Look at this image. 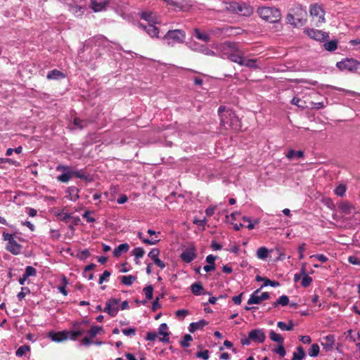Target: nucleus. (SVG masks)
<instances>
[{
    "instance_id": "f257e3e1",
    "label": "nucleus",
    "mask_w": 360,
    "mask_h": 360,
    "mask_svg": "<svg viewBox=\"0 0 360 360\" xmlns=\"http://www.w3.org/2000/svg\"><path fill=\"white\" fill-rule=\"evenodd\" d=\"M220 117V125L225 129H231L234 131L240 129V121L231 109L221 105L218 109Z\"/></svg>"
},
{
    "instance_id": "f03ea898",
    "label": "nucleus",
    "mask_w": 360,
    "mask_h": 360,
    "mask_svg": "<svg viewBox=\"0 0 360 360\" xmlns=\"http://www.w3.org/2000/svg\"><path fill=\"white\" fill-rule=\"evenodd\" d=\"M222 48L231 51V52L224 53V55H227V58H229L230 60L241 65L244 58L245 51L240 48L238 44L226 41L224 43Z\"/></svg>"
},
{
    "instance_id": "7ed1b4c3",
    "label": "nucleus",
    "mask_w": 360,
    "mask_h": 360,
    "mask_svg": "<svg viewBox=\"0 0 360 360\" xmlns=\"http://www.w3.org/2000/svg\"><path fill=\"white\" fill-rule=\"evenodd\" d=\"M225 8L233 13L240 14L244 16H250L253 8L246 1H223Z\"/></svg>"
},
{
    "instance_id": "20e7f679",
    "label": "nucleus",
    "mask_w": 360,
    "mask_h": 360,
    "mask_svg": "<svg viewBox=\"0 0 360 360\" xmlns=\"http://www.w3.org/2000/svg\"><path fill=\"white\" fill-rule=\"evenodd\" d=\"M259 16L269 22H278L281 18L279 10L272 7H262L258 8Z\"/></svg>"
},
{
    "instance_id": "39448f33",
    "label": "nucleus",
    "mask_w": 360,
    "mask_h": 360,
    "mask_svg": "<svg viewBox=\"0 0 360 360\" xmlns=\"http://www.w3.org/2000/svg\"><path fill=\"white\" fill-rule=\"evenodd\" d=\"M120 304V300L118 298H110L105 302V307L103 311L112 317H115L118 311Z\"/></svg>"
},
{
    "instance_id": "423d86ee",
    "label": "nucleus",
    "mask_w": 360,
    "mask_h": 360,
    "mask_svg": "<svg viewBox=\"0 0 360 360\" xmlns=\"http://www.w3.org/2000/svg\"><path fill=\"white\" fill-rule=\"evenodd\" d=\"M260 289H257L255 290L250 296L249 300H248V304L249 305L251 304H259L262 301L266 300L269 299L270 295L267 292H264L262 294H259Z\"/></svg>"
},
{
    "instance_id": "0eeeda50",
    "label": "nucleus",
    "mask_w": 360,
    "mask_h": 360,
    "mask_svg": "<svg viewBox=\"0 0 360 360\" xmlns=\"http://www.w3.org/2000/svg\"><path fill=\"white\" fill-rule=\"evenodd\" d=\"M359 63L352 58H346L342 61L338 62L336 66L340 70L352 71L359 68Z\"/></svg>"
},
{
    "instance_id": "6e6552de",
    "label": "nucleus",
    "mask_w": 360,
    "mask_h": 360,
    "mask_svg": "<svg viewBox=\"0 0 360 360\" xmlns=\"http://www.w3.org/2000/svg\"><path fill=\"white\" fill-rule=\"evenodd\" d=\"M197 257V250L194 245L184 249L180 255L181 259L186 262L190 263L193 261Z\"/></svg>"
},
{
    "instance_id": "1a4fd4ad",
    "label": "nucleus",
    "mask_w": 360,
    "mask_h": 360,
    "mask_svg": "<svg viewBox=\"0 0 360 360\" xmlns=\"http://www.w3.org/2000/svg\"><path fill=\"white\" fill-rule=\"evenodd\" d=\"M185 38V32L181 30H169L164 37L165 40L172 39L175 42H183Z\"/></svg>"
},
{
    "instance_id": "9d476101",
    "label": "nucleus",
    "mask_w": 360,
    "mask_h": 360,
    "mask_svg": "<svg viewBox=\"0 0 360 360\" xmlns=\"http://www.w3.org/2000/svg\"><path fill=\"white\" fill-rule=\"evenodd\" d=\"M310 14L314 20H317V22H323L325 21L324 15L325 12L323 8L318 4H314L310 8Z\"/></svg>"
},
{
    "instance_id": "9b49d317",
    "label": "nucleus",
    "mask_w": 360,
    "mask_h": 360,
    "mask_svg": "<svg viewBox=\"0 0 360 360\" xmlns=\"http://www.w3.org/2000/svg\"><path fill=\"white\" fill-rule=\"evenodd\" d=\"M140 18L142 20H146L148 22V24H158L160 23V18L159 15L151 11H143L139 13Z\"/></svg>"
},
{
    "instance_id": "f8f14e48",
    "label": "nucleus",
    "mask_w": 360,
    "mask_h": 360,
    "mask_svg": "<svg viewBox=\"0 0 360 360\" xmlns=\"http://www.w3.org/2000/svg\"><path fill=\"white\" fill-rule=\"evenodd\" d=\"M304 32L310 38L316 41H325L329 37L328 33L315 29H305Z\"/></svg>"
},
{
    "instance_id": "ddd939ff",
    "label": "nucleus",
    "mask_w": 360,
    "mask_h": 360,
    "mask_svg": "<svg viewBox=\"0 0 360 360\" xmlns=\"http://www.w3.org/2000/svg\"><path fill=\"white\" fill-rule=\"evenodd\" d=\"M249 338L256 343H262L266 339V335L262 329H254L249 332Z\"/></svg>"
},
{
    "instance_id": "4468645a",
    "label": "nucleus",
    "mask_w": 360,
    "mask_h": 360,
    "mask_svg": "<svg viewBox=\"0 0 360 360\" xmlns=\"http://www.w3.org/2000/svg\"><path fill=\"white\" fill-rule=\"evenodd\" d=\"M335 342V337L334 335L330 334L323 337L321 340V345L326 352L333 350Z\"/></svg>"
},
{
    "instance_id": "2eb2a0df",
    "label": "nucleus",
    "mask_w": 360,
    "mask_h": 360,
    "mask_svg": "<svg viewBox=\"0 0 360 360\" xmlns=\"http://www.w3.org/2000/svg\"><path fill=\"white\" fill-rule=\"evenodd\" d=\"M155 24H148V25H144L142 23H139V26L144 30L147 34L151 37H158V29L155 25Z\"/></svg>"
},
{
    "instance_id": "dca6fc26",
    "label": "nucleus",
    "mask_w": 360,
    "mask_h": 360,
    "mask_svg": "<svg viewBox=\"0 0 360 360\" xmlns=\"http://www.w3.org/2000/svg\"><path fill=\"white\" fill-rule=\"evenodd\" d=\"M233 27H214L210 30V34L220 37L222 34H232Z\"/></svg>"
},
{
    "instance_id": "f3484780",
    "label": "nucleus",
    "mask_w": 360,
    "mask_h": 360,
    "mask_svg": "<svg viewBox=\"0 0 360 360\" xmlns=\"http://www.w3.org/2000/svg\"><path fill=\"white\" fill-rule=\"evenodd\" d=\"M6 249L13 255H17L20 253L22 245L18 243L14 239L9 243H7Z\"/></svg>"
},
{
    "instance_id": "a211bd4d",
    "label": "nucleus",
    "mask_w": 360,
    "mask_h": 360,
    "mask_svg": "<svg viewBox=\"0 0 360 360\" xmlns=\"http://www.w3.org/2000/svg\"><path fill=\"white\" fill-rule=\"evenodd\" d=\"M68 10L77 17L81 16L84 12L85 9L84 7L75 4V1H73L72 4H68Z\"/></svg>"
},
{
    "instance_id": "6ab92c4d",
    "label": "nucleus",
    "mask_w": 360,
    "mask_h": 360,
    "mask_svg": "<svg viewBox=\"0 0 360 360\" xmlns=\"http://www.w3.org/2000/svg\"><path fill=\"white\" fill-rule=\"evenodd\" d=\"M257 58H246L244 57L240 66H245L252 69H259L260 66L257 64Z\"/></svg>"
},
{
    "instance_id": "aec40b11",
    "label": "nucleus",
    "mask_w": 360,
    "mask_h": 360,
    "mask_svg": "<svg viewBox=\"0 0 360 360\" xmlns=\"http://www.w3.org/2000/svg\"><path fill=\"white\" fill-rule=\"evenodd\" d=\"M207 324V322L202 319L198 322H193L190 323L188 330L191 333H194L197 330L202 329Z\"/></svg>"
},
{
    "instance_id": "412c9836",
    "label": "nucleus",
    "mask_w": 360,
    "mask_h": 360,
    "mask_svg": "<svg viewBox=\"0 0 360 360\" xmlns=\"http://www.w3.org/2000/svg\"><path fill=\"white\" fill-rule=\"evenodd\" d=\"M168 329L167 325L165 323H161L158 328V333L163 335V338L160 339V341L163 342H169V333L166 330Z\"/></svg>"
},
{
    "instance_id": "4be33fe9",
    "label": "nucleus",
    "mask_w": 360,
    "mask_h": 360,
    "mask_svg": "<svg viewBox=\"0 0 360 360\" xmlns=\"http://www.w3.org/2000/svg\"><path fill=\"white\" fill-rule=\"evenodd\" d=\"M129 249V246L127 243H122L119 245L113 250V256L119 257L122 253L127 252Z\"/></svg>"
},
{
    "instance_id": "5701e85b",
    "label": "nucleus",
    "mask_w": 360,
    "mask_h": 360,
    "mask_svg": "<svg viewBox=\"0 0 360 360\" xmlns=\"http://www.w3.org/2000/svg\"><path fill=\"white\" fill-rule=\"evenodd\" d=\"M49 79H60L65 77L64 73L58 70H52L49 71L46 76Z\"/></svg>"
},
{
    "instance_id": "b1692460",
    "label": "nucleus",
    "mask_w": 360,
    "mask_h": 360,
    "mask_svg": "<svg viewBox=\"0 0 360 360\" xmlns=\"http://www.w3.org/2000/svg\"><path fill=\"white\" fill-rule=\"evenodd\" d=\"M85 333V330L81 328L79 326L75 327L72 330H70L69 334V338L73 340H77V338Z\"/></svg>"
},
{
    "instance_id": "393cba45",
    "label": "nucleus",
    "mask_w": 360,
    "mask_h": 360,
    "mask_svg": "<svg viewBox=\"0 0 360 360\" xmlns=\"http://www.w3.org/2000/svg\"><path fill=\"white\" fill-rule=\"evenodd\" d=\"M108 1H91L90 7L94 12H99L105 8Z\"/></svg>"
},
{
    "instance_id": "a878e982",
    "label": "nucleus",
    "mask_w": 360,
    "mask_h": 360,
    "mask_svg": "<svg viewBox=\"0 0 360 360\" xmlns=\"http://www.w3.org/2000/svg\"><path fill=\"white\" fill-rule=\"evenodd\" d=\"M191 292L195 295H200V294H207V292L204 291V288L200 282H195L193 283L191 286Z\"/></svg>"
},
{
    "instance_id": "bb28decb",
    "label": "nucleus",
    "mask_w": 360,
    "mask_h": 360,
    "mask_svg": "<svg viewBox=\"0 0 360 360\" xmlns=\"http://www.w3.org/2000/svg\"><path fill=\"white\" fill-rule=\"evenodd\" d=\"M306 354L302 347L299 346L297 347L296 351L293 352L292 360H303Z\"/></svg>"
},
{
    "instance_id": "cd10ccee",
    "label": "nucleus",
    "mask_w": 360,
    "mask_h": 360,
    "mask_svg": "<svg viewBox=\"0 0 360 360\" xmlns=\"http://www.w3.org/2000/svg\"><path fill=\"white\" fill-rule=\"evenodd\" d=\"M304 156V152L302 150H294L292 149H290L288 150V153L286 154V157L289 160H292L293 158H301Z\"/></svg>"
},
{
    "instance_id": "c85d7f7f",
    "label": "nucleus",
    "mask_w": 360,
    "mask_h": 360,
    "mask_svg": "<svg viewBox=\"0 0 360 360\" xmlns=\"http://www.w3.org/2000/svg\"><path fill=\"white\" fill-rule=\"evenodd\" d=\"M195 37L205 42H208L210 40V34L205 32H201L198 29L194 30Z\"/></svg>"
},
{
    "instance_id": "c756f323",
    "label": "nucleus",
    "mask_w": 360,
    "mask_h": 360,
    "mask_svg": "<svg viewBox=\"0 0 360 360\" xmlns=\"http://www.w3.org/2000/svg\"><path fill=\"white\" fill-rule=\"evenodd\" d=\"M269 338L272 341L278 344L283 345L284 342V338L272 330L269 332Z\"/></svg>"
},
{
    "instance_id": "7c9ffc66",
    "label": "nucleus",
    "mask_w": 360,
    "mask_h": 360,
    "mask_svg": "<svg viewBox=\"0 0 360 360\" xmlns=\"http://www.w3.org/2000/svg\"><path fill=\"white\" fill-rule=\"evenodd\" d=\"M289 303V298L287 295H282L276 302L272 304L274 307H276L278 305H281L283 307L288 305Z\"/></svg>"
},
{
    "instance_id": "2f4dec72",
    "label": "nucleus",
    "mask_w": 360,
    "mask_h": 360,
    "mask_svg": "<svg viewBox=\"0 0 360 360\" xmlns=\"http://www.w3.org/2000/svg\"><path fill=\"white\" fill-rule=\"evenodd\" d=\"M277 326L281 330L290 331L294 328V323L292 321H290L288 324H286L285 323H284L283 321H278L277 323Z\"/></svg>"
},
{
    "instance_id": "473e14b6",
    "label": "nucleus",
    "mask_w": 360,
    "mask_h": 360,
    "mask_svg": "<svg viewBox=\"0 0 360 360\" xmlns=\"http://www.w3.org/2000/svg\"><path fill=\"white\" fill-rule=\"evenodd\" d=\"M69 283L68 278L63 276L62 278L61 283L58 287L59 292H60L63 295L66 296L68 295V291L66 290V286Z\"/></svg>"
},
{
    "instance_id": "72a5a7b5",
    "label": "nucleus",
    "mask_w": 360,
    "mask_h": 360,
    "mask_svg": "<svg viewBox=\"0 0 360 360\" xmlns=\"http://www.w3.org/2000/svg\"><path fill=\"white\" fill-rule=\"evenodd\" d=\"M72 176V175L71 170L66 172H63V174H61L57 177V179L60 182L67 183L70 180Z\"/></svg>"
},
{
    "instance_id": "f704fd0d",
    "label": "nucleus",
    "mask_w": 360,
    "mask_h": 360,
    "mask_svg": "<svg viewBox=\"0 0 360 360\" xmlns=\"http://www.w3.org/2000/svg\"><path fill=\"white\" fill-rule=\"evenodd\" d=\"M121 282L125 285H131L136 280V277L132 275L123 276L121 277Z\"/></svg>"
},
{
    "instance_id": "c9c22d12",
    "label": "nucleus",
    "mask_w": 360,
    "mask_h": 360,
    "mask_svg": "<svg viewBox=\"0 0 360 360\" xmlns=\"http://www.w3.org/2000/svg\"><path fill=\"white\" fill-rule=\"evenodd\" d=\"M340 209L342 212L345 214H349L352 213L353 210H354V207L352 206V205L348 202L342 204Z\"/></svg>"
},
{
    "instance_id": "e433bc0d",
    "label": "nucleus",
    "mask_w": 360,
    "mask_h": 360,
    "mask_svg": "<svg viewBox=\"0 0 360 360\" xmlns=\"http://www.w3.org/2000/svg\"><path fill=\"white\" fill-rule=\"evenodd\" d=\"M324 49L328 51H333L337 49L338 44L337 41L332 40L330 41H327L323 44Z\"/></svg>"
},
{
    "instance_id": "4c0bfd02",
    "label": "nucleus",
    "mask_w": 360,
    "mask_h": 360,
    "mask_svg": "<svg viewBox=\"0 0 360 360\" xmlns=\"http://www.w3.org/2000/svg\"><path fill=\"white\" fill-rule=\"evenodd\" d=\"M268 252L267 248L261 247L257 251V256L259 259H266L268 257Z\"/></svg>"
},
{
    "instance_id": "58836bf2",
    "label": "nucleus",
    "mask_w": 360,
    "mask_h": 360,
    "mask_svg": "<svg viewBox=\"0 0 360 360\" xmlns=\"http://www.w3.org/2000/svg\"><path fill=\"white\" fill-rule=\"evenodd\" d=\"M30 347L28 345H22L20 346L15 352V355L18 357H22L25 355L27 352H30Z\"/></svg>"
},
{
    "instance_id": "ea45409f",
    "label": "nucleus",
    "mask_w": 360,
    "mask_h": 360,
    "mask_svg": "<svg viewBox=\"0 0 360 360\" xmlns=\"http://www.w3.org/2000/svg\"><path fill=\"white\" fill-rule=\"evenodd\" d=\"M319 351L320 348L318 344H313L309 349L308 354L311 357H315L319 355Z\"/></svg>"
},
{
    "instance_id": "a19ab883",
    "label": "nucleus",
    "mask_w": 360,
    "mask_h": 360,
    "mask_svg": "<svg viewBox=\"0 0 360 360\" xmlns=\"http://www.w3.org/2000/svg\"><path fill=\"white\" fill-rule=\"evenodd\" d=\"M89 124V122L85 120H81L78 117L74 118V124L77 126L79 129H82L86 127Z\"/></svg>"
},
{
    "instance_id": "79ce46f5",
    "label": "nucleus",
    "mask_w": 360,
    "mask_h": 360,
    "mask_svg": "<svg viewBox=\"0 0 360 360\" xmlns=\"http://www.w3.org/2000/svg\"><path fill=\"white\" fill-rule=\"evenodd\" d=\"M193 340V338L189 334H186L183 339L180 342V345L182 347H188L190 346V342Z\"/></svg>"
},
{
    "instance_id": "37998d69",
    "label": "nucleus",
    "mask_w": 360,
    "mask_h": 360,
    "mask_svg": "<svg viewBox=\"0 0 360 360\" xmlns=\"http://www.w3.org/2000/svg\"><path fill=\"white\" fill-rule=\"evenodd\" d=\"M167 2L169 3V5L173 6L175 10L179 9V11H187V9H188L187 8L184 7L182 5V4L184 1H167Z\"/></svg>"
},
{
    "instance_id": "c03bdc74",
    "label": "nucleus",
    "mask_w": 360,
    "mask_h": 360,
    "mask_svg": "<svg viewBox=\"0 0 360 360\" xmlns=\"http://www.w3.org/2000/svg\"><path fill=\"white\" fill-rule=\"evenodd\" d=\"M143 291L147 300H150L153 298V287L152 285H150L145 287Z\"/></svg>"
},
{
    "instance_id": "a18cd8bd",
    "label": "nucleus",
    "mask_w": 360,
    "mask_h": 360,
    "mask_svg": "<svg viewBox=\"0 0 360 360\" xmlns=\"http://www.w3.org/2000/svg\"><path fill=\"white\" fill-rule=\"evenodd\" d=\"M200 46L199 52L203 53L204 55L212 56L217 55V53L214 51L210 49L206 46Z\"/></svg>"
},
{
    "instance_id": "49530a36",
    "label": "nucleus",
    "mask_w": 360,
    "mask_h": 360,
    "mask_svg": "<svg viewBox=\"0 0 360 360\" xmlns=\"http://www.w3.org/2000/svg\"><path fill=\"white\" fill-rule=\"evenodd\" d=\"M334 192L337 195L342 197L345 194L346 186L344 184H340L335 188Z\"/></svg>"
},
{
    "instance_id": "de8ad7c7",
    "label": "nucleus",
    "mask_w": 360,
    "mask_h": 360,
    "mask_svg": "<svg viewBox=\"0 0 360 360\" xmlns=\"http://www.w3.org/2000/svg\"><path fill=\"white\" fill-rule=\"evenodd\" d=\"M91 255L88 249H84V250L78 252L76 257L80 260H84L89 257Z\"/></svg>"
},
{
    "instance_id": "09e8293b",
    "label": "nucleus",
    "mask_w": 360,
    "mask_h": 360,
    "mask_svg": "<svg viewBox=\"0 0 360 360\" xmlns=\"http://www.w3.org/2000/svg\"><path fill=\"white\" fill-rule=\"evenodd\" d=\"M36 274H37V271L34 267H32L31 266H26L25 271L24 273L25 277L28 278L30 276H36Z\"/></svg>"
},
{
    "instance_id": "8fccbe9b",
    "label": "nucleus",
    "mask_w": 360,
    "mask_h": 360,
    "mask_svg": "<svg viewBox=\"0 0 360 360\" xmlns=\"http://www.w3.org/2000/svg\"><path fill=\"white\" fill-rule=\"evenodd\" d=\"M101 330L102 327L92 326L88 331V335L90 337V338H94Z\"/></svg>"
},
{
    "instance_id": "3c124183",
    "label": "nucleus",
    "mask_w": 360,
    "mask_h": 360,
    "mask_svg": "<svg viewBox=\"0 0 360 360\" xmlns=\"http://www.w3.org/2000/svg\"><path fill=\"white\" fill-rule=\"evenodd\" d=\"M30 293V290L27 287H22L21 291L17 295L18 298L22 300L25 298V295Z\"/></svg>"
},
{
    "instance_id": "603ef678",
    "label": "nucleus",
    "mask_w": 360,
    "mask_h": 360,
    "mask_svg": "<svg viewBox=\"0 0 360 360\" xmlns=\"http://www.w3.org/2000/svg\"><path fill=\"white\" fill-rule=\"evenodd\" d=\"M144 253H145V251H144L143 248H142L138 247V248H135L133 250V255L135 256V257L136 259L143 257L144 255Z\"/></svg>"
},
{
    "instance_id": "864d4df0",
    "label": "nucleus",
    "mask_w": 360,
    "mask_h": 360,
    "mask_svg": "<svg viewBox=\"0 0 360 360\" xmlns=\"http://www.w3.org/2000/svg\"><path fill=\"white\" fill-rule=\"evenodd\" d=\"M68 191L69 192V193L70 195H72V197L71 198V200L75 201L76 200H77L79 198V195L77 194L78 190L75 187L72 186V187L68 188Z\"/></svg>"
},
{
    "instance_id": "5fc2aeb1",
    "label": "nucleus",
    "mask_w": 360,
    "mask_h": 360,
    "mask_svg": "<svg viewBox=\"0 0 360 360\" xmlns=\"http://www.w3.org/2000/svg\"><path fill=\"white\" fill-rule=\"evenodd\" d=\"M274 352L276 353L280 357H284L286 354L284 347L281 344H279L278 347L274 349Z\"/></svg>"
},
{
    "instance_id": "6e6d98bb",
    "label": "nucleus",
    "mask_w": 360,
    "mask_h": 360,
    "mask_svg": "<svg viewBox=\"0 0 360 360\" xmlns=\"http://www.w3.org/2000/svg\"><path fill=\"white\" fill-rule=\"evenodd\" d=\"M223 45H224V43L216 46V49L218 51V53H217V55H219L221 57L225 58V57H227V55H224V52H231V51H229V50L228 51L226 49L222 48Z\"/></svg>"
},
{
    "instance_id": "4d7b16f0",
    "label": "nucleus",
    "mask_w": 360,
    "mask_h": 360,
    "mask_svg": "<svg viewBox=\"0 0 360 360\" xmlns=\"http://www.w3.org/2000/svg\"><path fill=\"white\" fill-rule=\"evenodd\" d=\"M312 282V278L309 276H305L302 277L301 285L304 288L308 287Z\"/></svg>"
},
{
    "instance_id": "13d9d810",
    "label": "nucleus",
    "mask_w": 360,
    "mask_h": 360,
    "mask_svg": "<svg viewBox=\"0 0 360 360\" xmlns=\"http://www.w3.org/2000/svg\"><path fill=\"white\" fill-rule=\"evenodd\" d=\"M160 254V250L158 248H153L152 249L148 256L152 259V260L154 262L155 259L158 258V255Z\"/></svg>"
},
{
    "instance_id": "bf43d9fd",
    "label": "nucleus",
    "mask_w": 360,
    "mask_h": 360,
    "mask_svg": "<svg viewBox=\"0 0 360 360\" xmlns=\"http://www.w3.org/2000/svg\"><path fill=\"white\" fill-rule=\"evenodd\" d=\"M110 276V272L108 270H105L103 273L100 276L98 283L102 284L103 282L106 281Z\"/></svg>"
},
{
    "instance_id": "052dcab7",
    "label": "nucleus",
    "mask_w": 360,
    "mask_h": 360,
    "mask_svg": "<svg viewBox=\"0 0 360 360\" xmlns=\"http://www.w3.org/2000/svg\"><path fill=\"white\" fill-rule=\"evenodd\" d=\"M72 176H76L81 179H86V175L84 174V172L82 170H79V171L72 170Z\"/></svg>"
},
{
    "instance_id": "680f3d73",
    "label": "nucleus",
    "mask_w": 360,
    "mask_h": 360,
    "mask_svg": "<svg viewBox=\"0 0 360 360\" xmlns=\"http://www.w3.org/2000/svg\"><path fill=\"white\" fill-rule=\"evenodd\" d=\"M122 332L126 336H134L136 334V329L134 328H124Z\"/></svg>"
},
{
    "instance_id": "e2e57ef3",
    "label": "nucleus",
    "mask_w": 360,
    "mask_h": 360,
    "mask_svg": "<svg viewBox=\"0 0 360 360\" xmlns=\"http://www.w3.org/2000/svg\"><path fill=\"white\" fill-rule=\"evenodd\" d=\"M158 338V334L155 332H148L146 333V340L148 341L154 342Z\"/></svg>"
},
{
    "instance_id": "0e129e2a",
    "label": "nucleus",
    "mask_w": 360,
    "mask_h": 360,
    "mask_svg": "<svg viewBox=\"0 0 360 360\" xmlns=\"http://www.w3.org/2000/svg\"><path fill=\"white\" fill-rule=\"evenodd\" d=\"M196 356L198 358H201L204 360H207L210 357V355H209V351L208 350H204L202 352H198L197 354H196Z\"/></svg>"
},
{
    "instance_id": "69168bd1",
    "label": "nucleus",
    "mask_w": 360,
    "mask_h": 360,
    "mask_svg": "<svg viewBox=\"0 0 360 360\" xmlns=\"http://www.w3.org/2000/svg\"><path fill=\"white\" fill-rule=\"evenodd\" d=\"M348 262L350 264L360 266V259L354 255L349 256L348 257Z\"/></svg>"
},
{
    "instance_id": "338daca9",
    "label": "nucleus",
    "mask_w": 360,
    "mask_h": 360,
    "mask_svg": "<svg viewBox=\"0 0 360 360\" xmlns=\"http://www.w3.org/2000/svg\"><path fill=\"white\" fill-rule=\"evenodd\" d=\"M349 44L356 49H360V38H356L349 41Z\"/></svg>"
},
{
    "instance_id": "774afa93",
    "label": "nucleus",
    "mask_w": 360,
    "mask_h": 360,
    "mask_svg": "<svg viewBox=\"0 0 360 360\" xmlns=\"http://www.w3.org/2000/svg\"><path fill=\"white\" fill-rule=\"evenodd\" d=\"M217 206H210L205 210V214L207 216L210 217L214 214Z\"/></svg>"
}]
</instances>
